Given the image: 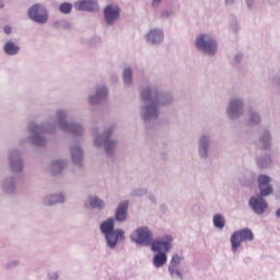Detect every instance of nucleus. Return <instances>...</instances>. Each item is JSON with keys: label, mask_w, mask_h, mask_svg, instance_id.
I'll return each instance as SVG.
<instances>
[{"label": "nucleus", "mask_w": 280, "mask_h": 280, "mask_svg": "<svg viewBox=\"0 0 280 280\" xmlns=\"http://www.w3.org/2000/svg\"><path fill=\"white\" fill-rule=\"evenodd\" d=\"M161 89L156 85H147L140 91V98L143 102H155L159 98Z\"/></svg>", "instance_id": "obj_10"}, {"label": "nucleus", "mask_w": 280, "mask_h": 280, "mask_svg": "<svg viewBox=\"0 0 280 280\" xmlns=\"http://www.w3.org/2000/svg\"><path fill=\"white\" fill-rule=\"evenodd\" d=\"M103 96H104V90H101L96 93V95L91 96L89 98V103L92 105L100 104V102H102Z\"/></svg>", "instance_id": "obj_30"}, {"label": "nucleus", "mask_w": 280, "mask_h": 280, "mask_svg": "<svg viewBox=\"0 0 280 280\" xmlns=\"http://www.w3.org/2000/svg\"><path fill=\"white\" fill-rule=\"evenodd\" d=\"M253 240H255L254 233L248 228L233 232L230 238L232 252L236 253L242 242H253Z\"/></svg>", "instance_id": "obj_6"}, {"label": "nucleus", "mask_w": 280, "mask_h": 280, "mask_svg": "<svg viewBox=\"0 0 280 280\" xmlns=\"http://www.w3.org/2000/svg\"><path fill=\"white\" fill-rule=\"evenodd\" d=\"M236 0H224L225 5H232Z\"/></svg>", "instance_id": "obj_48"}, {"label": "nucleus", "mask_w": 280, "mask_h": 280, "mask_svg": "<svg viewBox=\"0 0 280 280\" xmlns=\"http://www.w3.org/2000/svg\"><path fill=\"white\" fill-rule=\"evenodd\" d=\"M173 94L171 92L162 90L160 91L158 100L155 101V103H158L159 108L170 106L173 104Z\"/></svg>", "instance_id": "obj_18"}, {"label": "nucleus", "mask_w": 280, "mask_h": 280, "mask_svg": "<svg viewBox=\"0 0 280 280\" xmlns=\"http://www.w3.org/2000/svg\"><path fill=\"white\" fill-rule=\"evenodd\" d=\"M3 31H4V34H11L12 33V27L7 25V26H4Z\"/></svg>", "instance_id": "obj_46"}, {"label": "nucleus", "mask_w": 280, "mask_h": 280, "mask_svg": "<svg viewBox=\"0 0 280 280\" xmlns=\"http://www.w3.org/2000/svg\"><path fill=\"white\" fill-rule=\"evenodd\" d=\"M246 174L248 175V180H253L254 179V176H253L252 172H246Z\"/></svg>", "instance_id": "obj_49"}, {"label": "nucleus", "mask_w": 280, "mask_h": 280, "mask_svg": "<svg viewBox=\"0 0 280 280\" xmlns=\"http://www.w3.org/2000/svg\"><path fill=\"white\" fill-rule=\"evenodd\" d=\"M57 202H65V197L62 195H55L50 197V201L47 205H57Z\"/></svg>", "instance_id": "obj_35"}, {"label": "nucleus", "mask_w": 280, "mask_h": 280, "mask_svg": "<svg viewBox=\"0 0 280 280\" xmlns=\"http://www.w3.org/2000/svg\"><path fill=\"white\" fill-rule=\"evenodd\" d=\"M269 81L273 88L280 89V73L272 75Z\"/></svg>", "instance_id": "obj_37"}, {"label": "nucleus", "mask_w": 280, "mask_h": 280, "mask_svg": "<svg viewBox=\"0 0 280 280\" xmlns=\"http://www.w3.org/2000/svg\"><path fill=\"white\" fill-rule=\"evenodd\" d=\"M261 122V116L258 112L249 109L248 112V124L250 126H257Z\"/></svg>", "instance_id": "obj_22"}, {"label": "nucleus", "mask_w": 280, "mask_h": 280, "mask_svg": "<svg viewBox=\"0 0 280 280\" xmlns=\"http://www.w3.org/2000/svg\"><path fill=\"white\" fill-rule=\"evenodd\" d=\"M30 132L33 135L32 141L35 145H45V138L40 136V132H43V128L37 125H30Z\"/></svg>", "instance_id": "obj_16"}, {"label": "nucleus", "mask_w": 280, "mask_h": 280, "mask_svg": "<svg viewBox=\"0 0 280 280\" xmlns=\"http://www.w3.org/2000/svg\"><path fill=\"white\" fill-rule=\"evenodd\" d=\"M72 162L75 165L82 163V149L80 147H71Z\"/></svg>", "instance_id": "obj_23"}, {"label": "nucleus", "mask_w": 280, "mask_h": 280, "mask_svg": "<svg viewBox=\"0 0 280 280\" xmlns=\"http://www.w3.org/2000/svg\"><path fill=\"white\" fill-rule=\"evenodd\" d=\"M62 170H65V162L57 161L52 163L54 174H56V172H62Z\"/></svg>", "instance_id": "obj_36"}, {"label": "nucleus", "mask_w": 280, "mask_h": 280, "mask_svg": "<svg viewBox=\"0 0 280 280\" xmlns=\"http://www.w3.org/2000/svg\"><path fill=\"white\" fill-rule=\"evenodd\" d=\"M257 164L261 168H267L271 165V156L269 154H266L264 156L257 158Z\"/></svg>", "instance_id": "obj_26"}, {"label": "nucleus", "mask_w": 280, "mask_h": 280, "mask_svg": "<svg viewBox=\"0 0 280 280\" xmlns=\"http://www.w3.org/2000/svg\"><path fill=\"white\" fill-rule=\"evenodd\" d=\"M59 10L62 14H69L73 10V5L69 2H63L60 4Z\"/></svg>", "instance_id": "obj_33"}, {"label": "nucleus", "mask_w": 280, "mask_h": 280, "mask_svg": "<svg viewBox=\"0 0 280 280\" xmlns=\"http://www.w3.org/2000/svg\"><path fill=\"white\" fill-rule=\"evenodd\" d=\"M276 217L280 218V208L276 211Z\"/></svg>", "instance_id": "obj_50"}, {"label": "nucleus", "mask_w": 280, "mask_h": 280, "mask_svg": "<svg viewBox=\"0 0 280 280\" xmlns=\"http://www.w3.org/2000/svg\"><path fill=\"white\" fill-rule=\"evenodd\" d=\"M248 206L258 215H261L268 208V203H267L266 199H264L259 196L250 197L248 200Z\"/></svg>", "instance_id": "obj_14"}, {"label": "nucleus", "mask_w": 280, "mask_h": 280, "mask_svg": "<svg viewBox=\"0 0 280 280\" xmlns=\"http://www.w3.org/2000/svg\"><path fill=\"white\" fill-rule=\"evenodd\" d=\"M272 135L268 129H264L259 137V142L257 147H260L264 150L269 151L271 149Z\"/></svg>", "instance_id": "obj_17"}, {"label": "nucleus", "mask_w": 280, "mask_h": 280, "mask_svg": "<svg viewBox=\"0 0 280 280\" xmlns=\"http://www.w3.org/2000/svg\"><path fill=\"white\" fill-rule=\"evenodd\" d=\"M131 242L139 246H151L153 233L148 226H140L130 234Z\"/></svg>", "instance_id": "obj_5"}, {"label": "nucleus", "mask_w": 280, "mask_h": 280, "mask_svg": "<svg viewBox=\"0 0 280 280\" xmlns=\"http://www.w3.org/2000/svg\"><path fill=\"white\" fill-rule=\"evenodd\" d=\"M195 47L197 50L211 57L218 52V42L210 34L198 35L195 40Z\"/></svg>", "instance_id": "obj_2"}, {"label": "nucleus", "mask_w": 280, "mask_h": 280, "mask_svg": "<svg viewBox=\"0 0 280 280\" xmlns=\"http://www.w3.org/2000/svg\"><path fill=\"white\" fill-rule=\"evenodd\" d=\"M246 5L249 10L254 8V0H246Z\"/></svg>", "instance_id": "obj_44"}, {"label": "nucleus", "mask_w": 280, "mask_h": 280, "mask_svg": "<svg viewBox=\"0 0 280 280\" xmlns=\"http://www.w3.org/2000/svg\"><path fill=\"white\" fill-rule=\"evenodd\" d=\"M242 55L241 54H237V55H235V57H234V61L236 62V63H238L241 60H242Z\"/></svg>", "instance_id": "obj_47"}, {"label": "nucleus", "mask_w": 280, "mask_h": 280, "mask_svg": "<svg viewBox=\"0 0 280 280\" xmlns=\"http://www.w3.org/2000/svg\"><path fill=\"white\" fill-rule=\"evenodd\" d=\"M57 116L59 119V127L61 128V130L70 132L71 135H82V126L65 121V119L67 118V114H65V112H58Z\"/></svg>", "instance_id": "obj_9"}, {"label": "nucleus", "mask_w": 280, "mask_h": 280, "mask_svg": "<svg viewBox=\"0 0 280 280\" xmlns=\"http://www.w3.org/2000/svg\"><path fill=\"white\" fill-rule=\"evenodd\" d=\"M212 221H213V225L217 229L222 230L225 225V219H224L223 214H221V213L214 214Z\"/></svg>", "instance_id": "obj_27"}, {"label": "nucleus", "mask_w": 280, "mask_h": 280, "mask_svg": "<svg viewBox=\"0 0 280 280\" xmlns=\"http://www.w3.org/2000/svg\"><path fill=\"white\" fill-rule=\"evenodd\" d=\"M28 18L35 23H47L49 14L47 10L40 4H34L28 9Z\"/></svg>", "instance_id": "obj_8"}, {"label": "nucleus", "mask_w": 280, "mask_h": 280, "mask_svg": "<svg viewBox=\"0 0 280 280\" xmlns=\"http://www.w3.org/2000/svg\"><path fill=\"white\" fill-rule=\"evenodd\" d=\"M258 189H259L258 197H261V198L268 197L273 194V187L271 185L260 186L258 187Z\"/></svg>", "instance_id": "obj_28"}, {"label": "nucleus", "mask_w": 280, "mask_h": 280, "mask_svg": "<svg viewBox=\"0 0 280 280\" xmlns=\"http://www.w3.org/2000/svg\"><path fill=\"white\" fill-rule=\"evenodd\" d=\"M184 255L183 254H173L172 259L170 261L168 268H178L180 266L182 261H184Z\"/></svg>", "instance_id": "obj_24"}, {"label": "nucleus", "mask_w": 280, "mask_h": 280, "mask_svg": "<svg viewBox=\"0 0 280 280\" xmlns=\"http://www.w3.org/2000/svg\"><path fill=\"white\" fill-rule=\"evenodd\" d=\"M101 231H102V233H104V235H106V221L102 222Z\"/></svg>", "instance_id": "obj_45"}, {"label": "nucleus", "mask_w": 280, "mask_h": 280, "mask_svg": "<svg viewBox=\"0 0 280 280\" xmlns=\"http://www.w3.org/2000/svg\"><path fill=\"white\" fill-rule=\"evenodd\" d=\"M270 182H271V177L268 175L261 174L258 176V187L268 186Z\"/></svg>", "instance_id": "obj_32"}, {"label": "nucleus", "mask_w": 280, "mask_h": 280, "mask_svg": "<svg viewBox=\"0 0 280 280\" xmlns=\"http://www.w3.org/2000/svg\"><path fill=\"white\" fill-rule=\"evenodd\" d=\"M19 46H16L14 43L12 42H8L4 45V51L5 54H8V56H14L16 54H19Z\"/></svg>", "instance_id": "obj_25"}, {"label": "nucleus", "mask_w": 280, "mask_h": 280, "mask_svg": "<svg viewBox=\"0 0 280 280\" xmlns=\"http://www.w3.org/2000/svg\"><path fill=\"white\" fill-rule=\"evenodd\" d=\"M160 117V106L154 102H144L140 106V118L144 124L155 121Z\"/></svg>", "instance_id": "obj_4"}, {"label": "nucleus", "mask_w": 280, "mask_h": 280, "mask_svg": "<svg viewBox=\"0 0 280 280\" xmlns=\"http://www.w3.org/2000/svg\"><path fill=\"white\" fill-rule=\"evenodd\" d=\"M130 208V200H124L118 203L115 210V218L106 220V242L110 248H117L119 242L126 240V231L124 229H115V221L124 223L128 221V209Z\"/></svg>", "instance_id": "obj_1"}, {"label": "nucleus", "mask_w": 280, "mask_h": 280, "mask_svg": "<svg viewBox=\"0 0 280 280\" xmlns=\"http://www.w3.org/2000/svg\"><path fill=\"white\" fill-rule=\"evenodd\" d=\"M231 30H232L233 33H237L238 32V24H237L236 20L232 21Z\"/></svg>", "instance_id": "obj_41"}, {"label": "nucleus", "mask_w": 280, "mask_h": 280, "mask_svg": "<svg viewBox=\"0 0 280 280\" xmlns=\"http://www.w3.org/2000/svg\"><path fill=\"white\" fill-rule=\"evenodd\" d=\"M121 18V8L117 3L106 5V25H113Z\"/></svg>", "instance_id": "obj_11"}, {"label": "nucleus", "mask_w": 280, "mask_h": 280, "mask_svg": "<svg viewBox=\"0 0 280 280\" xmlns=\"http://www.w3.org/2000/svg\"><path fill=\"white\" fill-rule=\"evenodd\" d=\"M197 151L200 160L206 161L210 156L212 139L208 133H202L198 138Z\"/></svg>", "instance_id": "obj_7"}, {"label": "nucleus", "mask_w": 280, "mask_h": 280, "mask_svg": "<svg viewBox=\"0 0 280 280\" xmlns=\"http://www.w3.org/2000/svg\"><path fill=\"white\" fill-rule=\"evenodd\" d=\"M90 207L92 209H102V207H104V201H102L97 197H91L90 198Z\"/></svg>", "instance_id": "obj_29"}, {"label": "nucleus", "mask_w": 280, "mask_h": 280, "mask_svg": "<svg viewBox=\"0 0 280 280\" xmlns=\"http://www.w3.org/2000/svg\"><path fill=\"white\" fill-rule=\"evenodd\" d=\"M135 196L141 197L148 194V189L145 188H140V189H136L132 192Z\"/></svg>", "instance_id": "obj_39"}, {"label": "nucleus", "mask_w": 280, "mask_h": 280, "mask_svg": "<svg viewBox=\"0 0 280 280\" xmlns=\"http://www.w3.org/2000/svg\"><path fill=\"white\" fill-rule=\"evenodd\" d=\"M174 15V11H172V10H166V11H163L162 13H161V18L162 19H167V18H171V16H173Z\"/></svg>", "instance_id": "obj_40"}, {"label": "nucleus", "mask_w": 280, "mask_h": 280, "mask_svg": "<svg viewBox=\"0 0 280 280\" xmlns=\"http://www.w3.org/2000/svg\"><path fill=\"white\" fill-rule=\"evenodd\" d=\"M74 8L82 12H95L97 2L95 0H79L74 3Z\"/></svg>", "instance_id": "obj_15"}, {"label": "nucleus", "mask_w": 280, "mask_h": 280, "mask_svg": "<svg viewBox=\"0 0 280 280\" xmlns=\"http://www.w3.org/2000/svg\"><path fill=\"white\" fill-rule=\"evenodd\" d=\"M0 8H3V2L0 0Z\"/></svg>", "instance_id": "obj_51"}, {"label": "nucleus", "mask_w": 280, "mask_h": 280, "mask_svg": "<svg viewBox=\"0 0 280 280\" xmlns=\"http://www.w3.org/2000/svg\"><path fill=\"white\" fill-rule=\"evenodd\" d=\"M166 261L167 255L165 254V252H158V254L153 257V265L156 268H162V266H165Z\"/></svg>", "instance_id": "obj_21"}, {"label": "nucleus", "mask_w": 280, "mask_h": 280, "mask_svg": "<svg viewBox=\"0 0 280 280\" xmlns=\"http://www.w3.org/2000/svg\"><path fill=\"white\" fill-rule=\"evenodd\" d=\"M145 40L152 46H159L164 42V32L161 28H151L147 35Z\"/></svg>", "instance_id": "obj_12"}, {"label": "nucleus", "mask_w": 280, "mask_h": 280, "mask_svg": "<svg viewBox=\"0 0 280 280\" xmlns=\"http://www.w3.org/2000/svg\"><path fill=\"white\" fill-rule=\"evenodd\" d=\"M94 143H95V145H102V143H104V140H102V137H97V138L94 140Z\"/></svg>", "instance_id": "obj_43"}, {"label": "nucleus", "mask_w": 280, "mask_h": 280, "mask_svg": "<svg viewBox=\"0 0 280 280\" xmlns=\"http://www.w3.org/2000/svg\"><path fill=\"white\" fill-rule=\"evenodd\" d=\"M11 170L13 172H21V170H23V162H21V160H13L11 158Z\"/></svg>", "instance_id": "obj_31"}, {"label": "nucleus", "mask_w": 280, "mask_h": 280, "mask_svg": "<svg viewBox=\"0 0 280 280\" xmlns=\"http://www.w3.org/2000/svg\"><path fill=\"white\" fill-rule=\"evenodd\" d=\"M245 113V102L242 97L235 96L230 98L226 107L225 114L229 119L236 120L242 117Z\"/></svg>", "instance_id": "obj_3"}, {"label": "nucleus", "mask_w": 280, "mask_h": 280, "mask_svg": "<svg viewBox=\"0 0 280 280\" xmlns=\"http://www.w3.org/2000/svg\"><path fill=\"white\" fill-rule=\"evenodd\" d=\"M162 3V0H152L151 5L152 8L156 9Z\"/></svg>", "instance_id": "obj_42"}, {"label": "nucleus", "mask_w": 280, "mask_h": 280, "mask_svg": "<svg viewBox=\"0 0 280 280\" xmlns=\"http://www.w3.org/2000/svg\"><path fill=\"white\" fill-rule=\"evenodd\" d=\"M117 128V124L115 122H109L106 129V138H110L113 132H115V129Z\"/></svg>", "instance_id": "obj_38"}, {"label": "nucleus", "mask_w": 280, "mask_h": 280, "mask_svg": "<svg viewBox=\"0 0 280 280\" xmlns=\"http://www.w3.org/2000/svg\"><path fill=\"white\" fill-rule=\"evenodd\" d=\"M118 145L119 141L117 139L106 138V156L115 159Z\"/></svg>", "instance_id": "obj_19"}, {"label": "nucleus", "mask_w": 280, "mask_h": 280, "mask_svg": "<svg viewBox=\"0 0 280 280\" xmlns=\"http://www.w3.org/2000/svg\"><path fill=\"white\" fill-rule=\"evenodd\" d=\"M172 242L173 237L171 235L165 236L163 241H153L151 243V250H153V253H162L163 250L164 253H168L172 248Z\"/></svg>", "instance_id": "obj_13"}, {"label": "nucleus", "mask_w": 280, "mask_h": 280, "mask_svg": "<svg viewBox=\"0 0 280 280\" xmlns=\"http://www.w3.org/2000/svg\"><path fill=\"white\" fill-rule=\"evenodd\" d=\"M168 272L171 278L177 277L178 279H184L183 273L179 271L178 267H168Z\"/></svg>", "instance_id": "obj_34"}, {"label": "nucleus", "mask_w": 280, "mask_h": 280, "mask_svg": "<svg viewBox=\"0 0 280 280\" xmlns=\"http://www.w3.org/2000/svg\"><path fill=\"white\" fill-rule=\"evenodd\" d=\"M133 74H132V67L127 66L122 70V82L125 88H130L132 86L133 82Z\"/></svg>", "instance_id": "obj_20"}, {"label": "nucleus", "mask_w": 280, "mask_h": 280, "mask_svg": "<svg viewBox=\"0 0 280 280\" xmlns=\"http://www.w3.org/2000/svg\"><path fill=\"white\" fill-rule=\"evenodd\" d=\"M150 199H151L153 202H155V198H154V197H151Z\"/></svg>", "instance_id": "obj_52"}]
</instances>
